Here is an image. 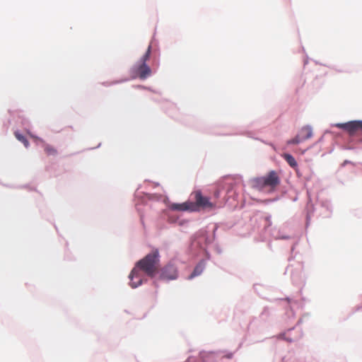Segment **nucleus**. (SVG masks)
Here are the masks:
<instances>
[{
	"label": "nucleus",
	"mask_w": 362,
	"mask_h": 362,
	"mask_svg": "<svg viewBox=\"0 0 362 362\" xmlns=\"http://www.w3.org/2000/svg\"><path fill=\"white\" fill-rule=\"evenodd\" d=\"M160 255L158 249L146 255L144 258L138 261L129 274L130 286L136 288L142 284V278L139 273L143 272L147 276L153 278L159 271Z\"/></svg>",
	"instance_id": "1"
},
{
	"label": "nucleus",
	"mask_w": 362,
	"mask_h": 362,
	"mask_svg": "<svg viewBox=\"0 0 362 362\" xmlns=\"http://www.w3.org/2000/svg\"><path fill=\"white\" fill-rule=\"evenodd\" d=\"M194 202H185L182 204H173L171 209L176 211H197L200 209L211 211L216 209V202L211 201L210 198L202 194L200 190L192 193Z\"/></svg>",
	"instance_id": "2"
},
{
	"label": "nucleus",
	"mask_w": 362,
	"mask_h": 362,
	"mask_svg": "<svg viewBox=\"0 0 362 362\" xmlns=\"http://www.w3.org/2000/svg\"><path fill=\"white\" fill-rule=\"evenodd\" d=\"M251 185L257 190L271 193L280 185V178L276 171L272 170L264 176L253 178Z\"/></svg>",
	"instance_id": "3"
},
{
	"label": "nucleus",
	"mask_w": 362,
	"mask_h": 362,
	"mask_svg": "<svg viewBox=\"0 0 362 362\" xmlns=\"http://www.w3.org/2000/svg\"><path fill=\"white\" fill-rule=\"evenodd\" d=\"M151 49V46L149 45L146 53L141 58L140 61L132 68V73L134 74V77H139L144 80L151 76V69L146 63L150 57Z\"/></svg>",
	"instance_id": "4"
},
{
	"label": "nucleus",
	"mask_w": 362,
	"mask_h": 362,
	"mask_svg": "<svg viewBox=\"0 0 362 362\" xmlns=\"http://www.w3.org/2000/svg\"><path fill=\"white\" fill-rule=\"evenodd\" d=\"M335 127L346 131L350 135L362 133V121L355 120L346 123H337Z\"/></svg>",
	"instance_id": "5"
},
{
	"label": "nucleus",
	"mask_w": 362,
	"mask_h": 362,
	"mask_svg": "<svg viewBox=\"0 0 362 362\" xmlns=\"http://www.w3.org/2000/svg\"><path fill=\"white\" fill-rule=\"evenodd\" d=\"M159 279L163 281L175 280L177 278V269L175 266L168 264L161 269L159 268Z\"/></svg>",
	"instance_id": "6"
},
{
	"label": "nucleus",
	"mask_w": 362,
	"mask_h": 362,
	"mask_svg": "<svg viewBox=\"0 0 362 362\" xmlns=\"http://www.w3.org/2000/svg\"><path fill=\"white\" fill-rule=\"evenodd\" d=\"M300 136L304 141L308 139L313 136V129L310 126H305L300 129L299 132Z\"/></svg>",
	"instance_id": "7"
},
{
	"label": "nucleus",
	"mask_w": 362,
	"mask_h": 362,
	"mask_svg": "<svg viewBox=\"0 0 362 362\" xmlns=\"http://www.w3.org/2000/svg\"><path fill=\"white\" fill-rule=\"evenodd\" d=\"M43 147H44V151H45V153L47 154V156H54L57 154V150L54 146H53L50 144H45Z\"/></svg>",
	"instance_id": "8"
},
{
	"label": "nucleus",
	"mask_w": 362,
	"mask_h": 362,
	"mask_svg": "<svg viewBox=\"0 0 362 362\" xmlns=\"http://www.w3.org/2000/svg\"><path fill=\"white\" fill-rule=\"evenodd\" d=\"M283 158L286 160V161L288 163V165L293 168H296L298 165L297 162L294 157L288 153H285L283 155Z\"/></svg>",
	"instance_id": "9"
},
{
	"label": "nucleus",
	"mask_w": 362,
	"mask_h": 362,
	"mask_svg": "<svg viewBox=\"0 0 362 362\" xmlns=\"http://www.w3.org/2000/svg\"><path fill=\"white\" fill-rule=\"evenodd\" d=\"M203 270H204V266H203L202 264H197V265L195 267V268H194V269L193 272H192V273L191 274V275L189 276V279H193L194 277H195V276H198V275L201 274H202V272H203Z\"/></svg>",
	"instance_id": "10"
},
{
	"label": "nucleus",
	"mask_w": 362,
	"mask_h": 362,
	"mask_svg": "<svg viewBox=\"0 0 362 362\" xmlns=\"http://www.w3.org/2000/svg\"><path fill=\"white\" fill-rule=\"evenodd\" d=\"M15 136L18 141H21L26 148L29 146V142L23 135L18 132H15Z\"/></svg>",
	"instance_id": "11"
},
{
	"label": "nucleus",
	"mask_w": 362,
	"mask_h": 362,
	"mask_svg": "<svg viewBox=\"0 0 362 362\" xmlns=\"http://www.w3.org/2000/svg\"><path fill=\"white\" fill-rule=\"evenodd\" d=\"M303 141H304V140L302 139V137L298 134L293 139L288 140L287 141V144H288V145L289 144H298L299 143L302 142Z\"/></svg>",
	"instance_id": "12"
},
{
	"label": "nucleus",
	"mask_w": 362,
	"mask_h": 362,
	"mask_svg": "<svg viewBox=\"0 0 362 362\" xmlns=\"http://www.w3.org/2000/svg\"><path fill=\"white\" fill-rule=\"evenodd\" d=\"M218 196H219V191H218V190H217V191H216V192H215V193H214V197H215L216 198H218Z\"/></svg>",
	"instance_id": "13"
},
{
	"label": "nucleus",
	"mask_w": 362,
	"mask_h": 362,
	"mask_svg": "<svg viewBox=\"0 0 362 362\" xmlns=\"http://www.w3.org/2000/svg\"><path fill=\"white\" fill-rule=\"evenodd\" d=\"M134 282H136L138 281V279L134 278L133 280Z\"/></svg>",
	"instance_id": "14"
}]
</instances>
